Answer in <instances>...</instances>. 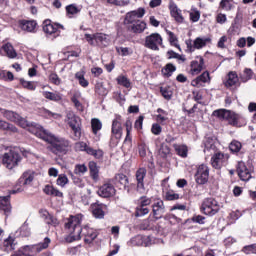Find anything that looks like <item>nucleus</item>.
<instances>
[{"instance_id": "c85d7f7f", "label": "nucleus", "mask_w": 256, "mask_h": 256, "mask_svg": "<svg viewBox=\"0 0 256 256\" xmlns=\"http://www.w3.org/2000/svg\"><path fill=\"white\" fill-rule=\"evenodd\" d=\"M2 114L5 119L11 121L12 123H21V121H23V117H21V115H19L17 112L4 110Z\"/></svg>"}, {"instance_id": "58836bf2", "label": "nucleus", "mask_w": 256, "mask_h": 256, "mask_svg": "<svg viewBox=\"0 0 256 256\" xmlns=\"http://www.w3.org/2000/svg\"><path fill=\"white\" fill-rule=\"evenodd\" d=\"M211 37L201 38L197 37L193 42L194 49H203V47H207V43H211Z\"/></svg>"}, {"instance_id": "338daca9", "label": "nucleus", "mask_w": 256, "mask_h": 256, "mask_svg": "<svg viewBox=\"0 0 256 256\" xmlns=\"http://www.w3.org/2000/svg\"><path fill=\"white\" fill-rule=\"evenodd\" d=\"M20 235L22 237H30L31 236V229L29 228V225L24 224L20 227Z\"/></svg>"}, {"instance_id": "f8f14e48", "label": "nucleus", "mask_w": 256, "mask_h": 256, "mask_svg": "<svg viewBox=\"0 0 256 256\" xmlns=\"http://www.w3.org/2000/svg\"><path fill=\"white\" fill-rule=\"evenodd\" d=\"M194 179L197 185H207V183H209V166H207V164L196 166Z\"/></svg>"}, {"instance_id": "ddd939ff", "label": "nucleus", "mask_w": 256, "mask_h": 256, "mask_svg": "<svg viewBox=\"0 0 256 256\" xmlns=\"http://www.w3.org/2000/svg\"><path fill=\"white\" fill-rule=\"evenodd\" d=\"M152 200L147 196H142L138 200L137 207L135 209V217H145V215H149V205H151Z\"/></svg>"}, {"instance_id": "0e129e2a", "label": "nucleus", "mask_w": 256, "mask_h": 256, "mask_svg": "<svg viewBox=\"0 0 256 256\" xmlns=\"http://www.w3.org/2000/svg\"><path fill=\"white\" fill-rule=\"evenodd\" d=\"M189 17L192 23H197V21L201 19V12L197 9H193V11L190 12Z\"/></svg>"}, {"instance_id": "393cba45", "label": "nucleus", "mask_w": 256, "mask_h": 256, "mask_svg": "<svg viewBox=\"0 0 256 256\" xmlns=\"http://www.w3.org/2000/svg\"><path fill=\"white\" fill-rule=\"evenodd\" d=\"M169 9L171 17L175 19L176 23H183V21H185L183 14H181V10H179L175 2L170 3Z\"/></svg>"}, {"instance_id": "3c124183", "label": "nucleus", "mask_w": 256, "mask_h": 256, "mask_svg": "<svg viewBox=\"0 0 256 256\" xmlns=\"http://www.w3.org/2000/svg\"><path fill=\"white\" fill-rule=\"evenodd\" d=\"M88 155H91L92 157H94V159H98V161L103 160V157L105 155V152L101 149H93V147H90V149H88Z\"/></svg>"}, {"instance_id": "864d4df0", "label": "nucleus", "mask_w": 256, "mask_h": 256, "mask_svg": "<svg viewBox=\"0 0 256 256\" xmlns=\"http://www.w3.org/2000/svg\"><path fill=\"white\" fill-rule=\"evenodd\" d=\"M219 11H232L233 10V4L231 3V0H221L218 6Z\"/></svg>"}, {"instance_id": "774afa93", "label": "nucleus", "mask_w": 256, "mask_h": 256, "mask_svg": "<svg viewBox=\"0 0 256 256\" xmlns=\"http://www.w3.org/2000/svg\"><path fill=\"white\" fill-rule=\"evenodd\" d=\"M5 131L8 132L9 135H17L19 133V128L11 123H8Z\"/></svg>"}, {"instance_id": "052dcab7", "label": "nucleus", "mask_w": 256, "mask_h": 256, "mask_svg": "<svg viewBox=\"0 0 256 256\" xmlns=\"http://www.w3.org/2000/svg\"><path fill=\"white\" fill-rule=\"evenodd\" d=\"M75 149L77 151H84L85 153H89V149H91V147L89 145H87L84 141H80L75 143Z\"/></svg>"}, {"instance_id": "37998d69", "label": "nucleus", "mask_w": 256, "mask_h": 256, "mask_svg": "<svg viewBox=\"0 0 256 256\" xmlns=\"http://www.w3.org/2000/svg\"><path fill=\"white\" fill-rule=\"evenodd\" d=\"M159 156L162 159H167V157H171V147L169 145L162 143L158 150Z\"/></svg>"}, {"instance_id": "f257e3e1", "label": "nucleus", "mask_w": 256, "mask_h": 256, "mask_svg": "<svg viewBox=\"0 0 256 256\" xmlns=\"http://www.w3.org/2000/svg\"><path fill=\"white\" fill-rule=\"evenodd\" d=\"M36 137L49 144L48 149L53 155H67L71 142L63 137L47 132L43 127L36 131Z\"/></svg>"}, {"instance_id": "bf43d9fd", "label": "nucleus", "mask_w": 256, "mask_h": 256, "mask_svg": "<svg viewBox=\"0 0 256 256\" xmlns=\"http://www.w3.org/2000/svg\"><path fill=\"white\" fill-rule=\"evenodd\" d=\"M48 81L52 85H56V86L61 85V78H59V75H57V73L55 72L50 73V75L48 76Z\"/></svg>"}, {"instance_id": "2eb2a0df", "label": "nucleus", "mask_w": 256, "mask_h": 256, "mask_svg": "<svg viewBox=\"0 0 256 256\" xmlns=\"http://www.w3.org/2000/svg\"><path fill=\"white\" fill-rule=\"evenodd\" d=\"M236 173L241 181H249L251 179V169L247 167V164L245 162L240 161L237 163L236 166Z\"/></svg>"}, {"instance_id": "8fccbe9b", "label": "nucleus", "mask_w": 256, "mask_h": 256, "mask_svg": "<svg viewBox=\"0 0 256 256\" xmlns=\"http://www.w3.org/2000/svg\"><path fill=\"white\" fill-rule=\"evenodd\" d=\"M91 128H92V133L94 135H97V133H99V131H101V129H103V123H101V120H99L97 118H93L91 120Z\"/></svg>"}, {"instance_id": "e2e57ef3", "label": "nucleus", "mask_w": 256, "mask_h": 256, "mask_svg": "<svg viewBox=\"0 0 256 256\" xmlns=\"http://www.w3.org/2000/svg\"><path fill=\"white\" fill-rule=\"evenodd\" d=\"M69 183V178H67V175L65 174H60L56 180V185L59 187H65Z\"/></svg>"}, {"instance_id": "de8ad7c7", "label": "nucleus", "mask_w": 256, "mask_h": 256, "mask_svg": "<svg viewBox=\"0 0 256 256\" xmlns=\"http://www.w3.org/2000/svg\"><path fill=\"white\" fill-rule=\"evenodd\" d=\"M75 79H77L79 85L82 86L84 89H86V87H89V81L87 79H85L84 71L76 72Z\"/></svg>"}, {"instance_id": "a19ab883", "label": "nucleus", "mask_w": 256, "mask_h": 256, "mask_svg": "<svg viewBox=\"0 0 256 256\" xmlns=\"http://www.w3.org/2000/svg\"><path fill=\"white\" fill-rule=\"evenodd\" d=\"M155 227V220L148 218L145 219L140 225H139V229H141V231H151L153 230Z\"/></svg>"}, {"instance_id": "6ab92c4d", "label": "nucleus", "mask_w": 256, "mask_h": 256, "mask_svg": "<svg viewBox=\"0 0 256 256\" xmlns=\"http://www.w3.org/2000/svg\"><path fill=\"white\" fill-rule=\"evenodd\" d=\"M115 193H117V190H115V186H113V184L111 183L103 184L99 187L97 191V195H99V197H102L103 199H109L115 196Z\"/></svg>"}, {"instance_id": "f03ea898", "label": "nucleus", "mask_w": 256, "mask_h": 256, "mask_svg": "<svg viewBox=\"0 0 256 256\" xmlns=\"http://www.w3.org/2000/svg\"><path fill=\"white\" fill-rule=\"evenodd\" d=\"M214 117H217L220 121H226L231 127H245L247 121L241 114L233 112L227 109H218L213 112Z\"/></svg>"}, {"instance_id": "1a4fd4ad", "label": "nucleus", "mask_w": 256, "mask_h": 256, "mask_svg": "<svg viewBox=\"0 0 256 256\" xmlns=\"http://www.w3.org/2000/svg\"><path fill=\"white\" fill-rule=\"evenodd\" d=\"M124 28L127 33H132L133 35H141L147 29V23L143 20H132L129 18H124Z\"/></svg>"}, {"instance_id": "c03bdc74", "label": "nucleus", "mask_w": 256, "mask_h": 256, "mask_svg": "<svg viewBox=\"0 0 256 256\" xmlns=\"http://www.w3.org/2000/svg\"><path fill=\"white\" fill-rule=\"evenodd\" d=\"M3 51L6 53L7 57L10 59H15L17 57V52L11 43H6L2 46Z\"/></svg>"}, {"instance_id": "6e6552de", "label": "nucleus", "mask_w": 256, "mask_h": 256, "mask_svg": "<svg viewBox=\"0 0 256 256\" xmlns=\"http://www.w3.org/2000/svg\"><path fill=\"white\" fill-rule=\"evenodd\" d=\"M68 125L71 129L74 141H79L83 135V122L81 121V117L70 114L68 116Z\"/></svg>"}, {"instance_id": "49530a36", "label": "nucleus", "mask_w": 256, "mask_h": 256, "mask_svg": "<svg viewBox=\"0 0 256 256\" xmlns=\"http://www.w3.org/2000/svg\"><path fill=\"white\" fill-rule=\"evenodd\" d=\"M233 29H241L243 27V12L238 11L232 23Z\"/></svg>"}, {"instance_id": "cd10ccee", "label": "nucleus", "mask_w": 256, "mask_h": 256, "mask_svg": "<svg viewBox=\"0 0 256 256\" xmlns=\"http://www.w3.org/2000/svg\"><path fill=\"white\" fill-rule=\"evenodd\" d=\"M43 193H45V195H49L50 197H58L60 199H63V192L55 188V186L53 185H45L43 188Z\"/></svg>"}, {"instance_id": "a878e982", "label": "nucleus", "mask_w": 256, "mask_h": 256, "mask_svg": "<svg viewBox=\"0 0 256 256\" xmlns=\"http://www.w3.org/2000/svg\"><path fill=\"white\" fill-rule=\"evenodd\" d=\"M124 127L126 129V137L124 139V145H131L133 143V136H131V132L133 131V122L131 119H127L124 123Z\"/></svg>"}, {"instance_id": "5701e85b", "label": "nucleus", "mask_w": 256, "mask_h": 256, "mask_svg": "<svg viewBox=\"0 0 256 256\" xmlns=\"http://www.w3.org/2000/svg\"><path fill=\"white\" fill-rule=\"evenodd\" d=\"M203 83H211V74L209 71H204L202 74L197 76L195 79L191 81L192 87H203Z\"/></svg>"}, {"instance_id": "423d86ee", "label": "nucleus", "mask_w": 256, "mask_h": 256, "mask_svg": "<svg viewBox=\"0 0 256 256\" xmlns=\"http://www.w3.org/2000/svg\"><path fill=\"white\" fill-rule=\"evenodd\" d=\"M122 121L123 119L120 115L116 116V119L112 121L110 147H117L119 145V141H121V137H123Z\"/></svg>"}, {"instance_id": "aec40b11", "label": "nucleus", "mask_w": 256, "mask_h": 256, "mask_svg": "<svg viewBox=\"0 0 256 256\" xmlns=\"http://www.w3.org/2000/svg\"><path fill=\"white\" fill-rule=\"evenodd\" d=\"M136 191L143 193L145 191V177H147V169L139 168L136 173Z\"/></svg>"}, {"instance_id": "ea45409f", "label": "nucleus", "mask_w": 256, "mask_h": 256, "mask_svg": "<svg viewBox=\"0 0 256 256\" xmlns=\"http://www.w3.org/2000/svg\"><path fill=\"white\" fill-rule=\"evenodd\" d=\"M168 35V41L172 47H176L179 51H181V46L179 45V38L172 31L166 30Z\"/></svg>"}, {"instance_id": "a211bd4d", "label": "nucleus", "mask_w": 256, "mask_h": 256, "mask_svg": "<svg viewBox=\"0 0 256 256\" xmlns=\"http://www.w3.org/2000/svg\"><path fill=\"white\" fill-rule=\"evenodd\" d=\"M205 67V59L203 56H196L195 60H192L190 62V75H199L201 71H203Z\"/></svg>"}, {"instance_id": "72a5a7b5", "label": "nucleus", "mask_w": 256, "mask_h": 256, "mask_svg": "<svg viewBox=\"0 0 256 256\" xmlns=\"http://www.w3.org/2000/svg\"><path fill=\"white\" fill-rule=\"evenodd\" d=\"M177 71V67L173 65V63H167L162 69L161 73L165 79H169V77H173V73Z\"/></svg>"}, {"instance_id": "13d9d810", "label": "nucleus", "mask_w": 256, "mask_h": 256, "mask_svg": "<svg viewBox=\"0 0 256 256\" xmlns=\"http://www.w3.org/2000/svg\"><path fill=\"white\" fill-rule=\"evenodd\" d=\"M20 85H22V87L24 89H27L28 91H35V89H37V86H35V84L31 81H27L23 78H20Z\"/></svg>"}, {"instance_id": "b1692460", "label": "nucleus", "mask_w": 256, "mask_h": 256, "mask_svg": "<svg viewBox=\"0 0 256 256\" xmlns=\"http://www.w3.org/2000/svg\"><path fill=\"white\" fill-rule=\"evenodd\" d=\"M39 213L42 218H44V221L47 225H51L52 227H57L59 226V220L53 216L49 211L45 209L39 210Z\"/></svg>"}, {"instance_id": "5fc2aeb1", "label": "nucleus", "mask_w": 256, "mask_h": 256, "mask_svg": "<svg viewBox=\"0 0 256 256\" xmlns=\"http://www.w3.org/2000/svg\"><path fill=\"white\" fill-rule=\"evenodd\" d=\"M243 148V144H241L240 141L238 140H232L231 143L229 144V149L231 153L237 154L241 149Z\"/></svg>"}, {"instance_id": "473e14b6", "label": "nucleus", "mask_w": 256, "mask_h": 256, "mask_svg": "<svg viewBox=\"0 0 256 256\" xmlns=\"http://www.w3.org/2000/svg\"><path fill=\"white\" fill-rule=\"evenodd\" d=\"M144 16L145 8H138L137 10L128 12L125 16V19L140 20L143 19Z\"/></svg>"}, {"instance_id": "e433bc0d", "label": "nucleus", "mask_w": 256, "mask_h": 256, "mask_svg": "<svg viewBox=\"0 0 256 256\" xmlns=\"http://www.w3.org/2000/svg\"><path fill=\"white\" fill-rule=\"evenodd\" d=\"M224 159H225V154L221 152H217L211 158L212 167H214V169H221V165Z\"/></svg>"}, {"instance_id": "4be33fe9", "label": "nucleus", "mask_w": 256, "mask_h": 256, "mask_svg": "<svg viewBox=\"0 0 256 256\" xmlns=\"http://www.w3.org/2000/svg\"><path fill=\"white\" fill-rule=\"evenodd\" d=\"M13 211V206H11V196H0V213L9 217Z\"/></svg>"}, {"instance_id": "bb28decb", "label": "nucleus", "mask_w": 256, "mask_h": 256, "mask_svg": "<svg viewBox=\"0 0 256 256\" xmlns=\"http://www.w3.org/2000/svg\"><path fill=\"white\" fill-rule=\"evenodd\" d=\"M227 77L225 87H239L241 85V83H239V76L237 75V72L230 71Z\"/></svg>"}, {"instance_id": "20e7f679", "label": "nucleus", "mask_w": 256, "mask_h": 256, "mask_svg": "<svg viewBox=\"0 0 256 256\" xmlns=\"http://www.w3.org/2000/svg\"><path fill=\"white\" fill-rule=\"evenodd\" d=\"M221 211V204L213 197L204 198L200 205V213L207 217H215Z\"/></svg>"}, {"instance_id": "6e6d98bb", "label": "nucleus", "mask_w": 256, "mask_h": 256, "mask_svg": "<svg viewBox=\"0 0 256 256\" xmlns=\"http://www.w3.org/2000/svg\"><path fill=\"white\" fill-rule=\"evenodd\" d=\"M80 97H81V94L79 93L73 94V96L71 97V102L74 104V107L78 111H83V104L79 101Z\"/></svg>"}, {"instance_id": "79ce46f5", "label": "nucleus", "mask_w": 256, "mask_h": 256, "mask_svg": "<svg viewBox=\"0 0 256 256\" xmlns=\"http://www.w3.org/2000/svg\"><path fill=\"white\" fill-rule=\"evenodd\" d=\"M94 41H96L99 47H107V35L104 33H96L94 34Z\"/></svg>"}, {"instance_id": "a18cd8bd", "label": "nucleus", "mask_w": 256, "mask_h": 256, "mask_svg": "<svg viewBox=\"0 0 256 256\" xmlns=\"http://www.w3.org/2000/svg\"><path fill=\"white\" fill-rule=\"evenodd\" d=\"M95 93L96 95H99V97H107V95H109V90L105 88L103 82H98L95 85Z\"/></svg>"}, {"instance_id": "f704fd0d", "label": "nucleus", "mask_w": 256, "mask_h": 256, "mask_svg": "<svg viewBox=\"0 0 256 256\" xmlns=\"http://www.w3.org/2000/svg\"><path fill=\"white\" fill-rule=\"evenodd\" d=\"M173 149L182 159H186L187 155H189V148L185 144H173Z\"/></svg>"}, {"instance_id": "2f4dec72", "label": "nucleus", "mask_w": 256, "mask_h": 256, "mask_svg": "<svg viewBox=\"0 0 256 256\" xmlns=\"http://www.w3.org/2000/svg\"><path fill=\"white\" fill-rule=\"evenodd\" d=\"M1 247L6 253L15 251V237L9 236L8 238L4 239Z\"/></svg>"}, {"instance_id": "c756f323", "label": "nucleus", "mask_w": 256, "mask_h": 256, "mask_svg": "<svg viewBox=\"0 0 256 256\" xmlns=\"http://www.w3.org/2000/svg\"><path fill=\"white\" fill-rule=\"evenodd\" d=\"M162 193L164 201H177L180 198L179 194L175 193V190L169 188V185L163 188Z\"/></svg>"}, {"instance_id": "c9c22d12", "label": "nucleus", "mask_w": 256, "mask_h": 256, "mask_svg": "<svg viewBox=\"0 0 256 256\" xmlns=\"http://www.w3.org/2000/svg\"><path fill=\"white\" fill-rule=\"evenodd\" d=\"M42 95L45 99H48V101H54V103H59V101H63V95L59 92H49L44 91L42 92Z\"/></svg>"}, {"instance_id": "09e8293b", "label": "nucleus", "mask_w": 256, "mask_h": 256, "mask_svg": "<svg viewBox=\"0 0 256 256\" xmlns=\"http://www.w3.org/2000/svg\"><path fill=\"white\" fill-rule=\"evenodd\" d=\"M117 84L125 87V89H131V80L125 75H120L116 78Z\"/></svg>"}, {"instance_id": "9b49d317", "label": "nucleus", "mask_w": 256, "mask_h": 256, "mask_svg": "<svg viewBox=\"0 0 256 256\" xmlns=\"http://www.w3.org/2000/svg\"><path fill=\"white\" fill-rule=\"evenodd\" d=\"M83 220V215L77 214V215H70L69 218L66 219V222L64 224V229L70 231L69 237L71 235H77L81 230V221Z\"/></svg>"}, {"instance_id": "4c0bfd02", "label": "nucleus", "mask_w": 256, "mask_h": 256, "mask_svg": "<svg viewBox=\"0 0 256 256\" xmlns=\"http://www.w3.org/2000/svg\"><path fill=\"white\" fill-rule=\"evenodd\" d=\"M88 168L90 171V177L93 181H99V167L95 163V161H90L88 164Z\"/></svg>"}, {"instance_id": "dca6fc26", "label": "nucleus", "mask_w": 256, "mask_h": 256, "mask_svg": "<svg viewBox=\"0 0 256 256\" xmlns=\"http://www.w3.org/2000/svg\"><path fill=\"white\" fill-rule=\"evenodd\" d=\"M151 215L153 219H155V221L163 219V215H165V202H163V200L158 199L156 202L152 204Z\"/></svg>"}, {"instance_id": "9d476101", "label": "nucleus", "mask_w": 256, "mask_h": 256, "mask_svg": "<svg viewBox=\"0 0 256 256\" xmlns=\"http://www.w3.org/2000/svg\"><path fill=\"white\" fill-rule=\"evenodd\" d=\"M34 179H35V172L30 170L24 172L16 182L13 189L10 191L11 195L22 193V191H24L23 187H25V185H31Z\"/></svg>"}, {"instance_id": "7c9ffc66", "label": "nucleus", "mask_w": 256, "mask_h": 256, "mask_svg": "<svg viewBox=\"0 0 256 256\" xmlns=\"http://www.w3.org/2000/svg\"><path fill=\"white\" fill-rule=\"evenodd\" d=\"M90 209L95 219H103L105 217V211H103V204H99V203L91 204Z\"/></svg>"}, {"instance_id": "603ef678", "label": "nucleus", "mask_w": 256, "mask_h": 256, "mask_svg": "<svg viewBox=\"0 0 256 256\" xmlns=\"http://www.w3.org/2000/svg\"><path fill=\"white\" fill-rule=\"evenodd\" d=\"M160 93L166 101H171L173 97V91H171V86H165V87H160Z\"/></svg>"}, {"instance_id": "680f3d73", "label": "nucleus", "mask_w": 256, "mask_h": 256, "mask_svg": "<svg viewBox=\"0 0 256 256\" xmlns=\"http://www.w3.org/2000/svg\"><path fill=\"white\" fill-rule=\"evenodd\" d=\"M242 83H247V81L253 79V70L246 68L244 70V75L240 77Z\"/></svg>"}, {"instance_id": "7ed1b4c3", "label": "nucleus", "mask_w": 256, "mask_h": 256, "mask_svg": "<svg viewBox=\"0 0 256 256\" xmlns=\"http://www.w3.org/2000/svg\"><path fill=\"white\" fill-rule=\"evenodd\" d=\"M81 237L84 238V243L86 245H91V243L99 237V232L89 226H84L83 228H80L78 234L68 236L66 241L67 243H73V241H80Z\"/></svg>"}, {"instance_id": "412c9836", "label": "nucleus", "mask_w": 256, "mask_h": 256, "mask_svg": "<svg viewBox=\"0 0 256 256\" xmlns=\"http://www.w3.org/2000/svg\"><path fill=\"white\" fill-rule=\"evenodd\" d=\"M18 27H20L22 31H26V33H37L38 24L36 20L21 19L18 20Z\"/></svg>"}, {"instance_id": "39448f33", "label": "nucleus", "mask_w": 256, "mask_h": 256, "mask_svg": "<svg viewBox=\"0 0 256 256\" xmlns=\"http://www.w3.org/2000/svg\"><path fill=\"white\" fill-rule=\"evenodd\" d=\"M21 159H23L21 152L17 148H13L2 155V165L6 169H15L21 163Z\"/></svg>"}, {"instance_id": "4468645a", "label": "nucleus", "mask_w": 256, "mask_h": 256, "mask_svg": "<svg viewBox=\"0 0 256 256\" xmlns=\"http://www.w3.org/2000/svg\"><path fill=\"white\" fill-rule=\"evenodd\" d=\"M159 45H163V37L159 33H152L145 38V47L152 51H159Z\"/></svg>"}, {"instance_id": "f3484780", "label": "nucleus", "mask_w": 256, "mask_h": 256, "mask_svg": "<svg viewBox=\"0 0 256 256\" xmlns=\"http://www.w3.org/2000/svg\"><path fill=\"white\" fill-rule=\"evenodd\" d=\"M111 182L117 189H124L129 191V177L123 173L116 174L112 179Z\"/></svg>"}, {"instance_id": "4d7b16f0", "label": "nucleus", "mask_w": 256, "mask_h": 256, "mask_svg": "<svg viewBox=\"0 0 256 256\" xmlns=\"http://www.w3.org/2000/svg\"><path fill=\"white\" fill-rule=\"evenodd\" d=\"M241 252L244 255H256V243L244 246Z\"/></svg>"}, {"instance_id": "69168bd1", "label": "nucleus", "mask_w": 256, "mask_h": 256, "mask_svg": "<svg viewBox=\"0 0 256 256\" xmlns=\"http://www.w3.org/2000/svg\"><path fill=\"white\" fill-rule=\"evenodd\" d=\"M75 175H83L87 173V166L85 164H77L74 168Z\"/></svg>"}, {"instance_id": "0eeeda50", "label": "nucleus", "mask_w": 256, "mask_h": 256, "mask_svg": "<svg viewBox=\"0 0 256 256\" xmlns=\"http://www.w3.org/2000/svg\"><path fill=\"white\" fill-rule=\"evenodd\" d=\"M61 30H65V26L55 23L51 21V19H46L42 23V31L45 33L46 37L57 39V37L61 35Z\"/></svg>"}]
</instances>
